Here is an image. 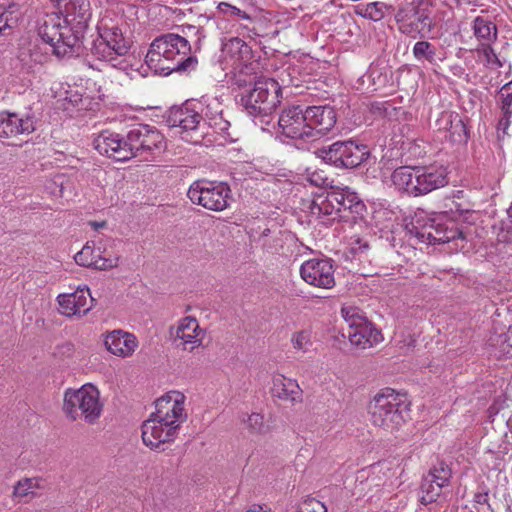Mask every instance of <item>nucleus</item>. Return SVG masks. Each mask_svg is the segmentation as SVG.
Here are the masks:
<instances>
[{
  "label": "nucleus",
  "mask_w": 512,
  "mask_h": 512,
  "mask_svg": "<svg viewBox=\"0 0 512 512\" xmlns=\"http://www.w3.org/2000/svg\"><path fill=\"white\" fill-rule=\"evenodd\" d=\"M185 36L176 33H166L156 37L147 51L145 63L150 70L161 76L173 72L194 70L198 60L192 55L201 49V42L206 37L200 26H183Z\"/></svg>",
  "instance_id": "1"
},
{
  "label": "nucleus",
  "mask_w": 512,
  "mask_h": 512,
  "mask_svg": "<svg viewBox=\"0 0 512 512\" xmlns=\"http://www.w3.org/2000/svg\"><path fill=\"white\" fill-rule=\"evenodd\" d=\"M408 410L406 395L391 388L377 393L368 406L371 423L387 432L397 431L403 425Z\"/></svg>",
  "instance_id": "2"
},
{
  "label": "nucleus",
  "mask_w": 512,
  "mask_h": 512,
  "mask_svg": "<svg viewBox=\"0 0 512 512\" xmlns=\"http://www.w3.org/2000/svg\"><path fill=\"white\" fill-rule=\"evenodd\" d=\"M40 38L52 48L58 58L71 57L78 54L81 48L80 36L73 28L64 23L57 13L45 16L39 27Z\"/></svg>",
  "instance_id": "3"
},
{
  "label": "nucleus",
  "mask_w": 512,
  "mask_h": 512,
  "mask_svg": "<svg viewBox=\"0 0 512 512\" xmlns=\"http://www.w3.org/2000/svg\"><path fill=\"white\" fill-rule=\"evenodd\" d=\"M63 411L72 421L83 419L95 424L103 411L98 389L92 384H85L79 389H67L64 393Z\"/></svg>",
  "instance_id": "4"
},
{
  "label": "nucleus",
  "mask_w": 512,
  "mask_h": 512,
  "mask_svg": "<svg viewBox=\"0 0 512 512\" xmlns=\"http://www.w3.org/2000/svg\"><path fill=\"white\" fill-rule=\"evenodd\" d=\"M281 87L271 78H259L253 88L246 90L241 96L245 111L253 118H260L262 123H268L269 118L280 103Z\"/></svg>",
  "instance_id": "5"
},
{
  "label": "nucleus",
  "mask_w": 512,
  "mask_h": 512,
  "mask_svg": "<svg viewBox=\"0 0 512 512\" xmlns=\"http://www.w3.org/2000/svg\"><path fill=\"white\" fill-rule=\"evenodd\" d=\"M201 103L188 100L179 107H173L167 116V123L172 128H179L181 138L190 143H200L205 131L201 118Z\"/></svg>",
  "instance_id": "6"
},
{
  "label": "nucleus",
  "mask_w": 512,
  "mask_h": 512,
  "mask_svg": "<svg viewBox=\"0 0 512 512\" xmlns=\"http://www.w3.org/2000/svg\"><path fill=\"white\" fill-rule=\"evenodd\" d=\"M100 39L94 44L93 54L102 61L109 62L112 67L126 69L128 63L125 59L130 45L117 26L108 27L102 24L99 27Z\"/></svg>",
  "instance_id": "7"
},
{
  "label": "nucleus",
  "mask_w": 512,
  "mask_h": 512,
  "mask_svg": "<svg viewBox=\"0 0 512 512\" xmlns=\"http://www.w3.org/2000/svg\"><path fill=\"white\" fill-rule=\"evenodd\" d=\"M187 196L193 204L211 211H224L232 200L231 189L225 182L198 180L191 184Z\"/></svg>",
  "instance_id": "8"
},
{
  "label": "nucleus",
  "mask_w": 512,
  "mask_h": 512,
  "mask_svg": "<svg viewBox=\"0 0 512 512\" xmlns=\"http://www.w3.org/2000/svg\"><path fill=\"white\" fill-rule=\"evenodd\" d=\"M129 160L138 157L148 161L165 149L163 135L153 126L137 125L127 133Z\"/></svg>",
  "instance_id": "9"
},
{
  "label": "nucleus",
  "mask_w": 512,
  "mask_h": 512,
  "mask_svg": "<svg viewBox=\"0 0 512 512\" xmlns=\"http://www.w3.org/2000/svg\"><path fill=\"white\" fill-rule=\"evenodd\" d=\"M319 155L335 167L352 169L361 165L369 157V150L364 144L347 140L337 141L320 149Z\"/></svg>",
  "instance_id": "10"
},
{
  "label": "nucleus",
  "mask_w": 512,
  "mask_h": 512,
  "mask_svg": "<svg viewBox=\"0 0 512 512\" xmlns=\"http://www.w3.org/2000/svg\"><path fill=\"white\" fill-rule=\"evenodd\" d=\"M416 235L421 242L429 245L451 244V251L464 248L465 236L452 221L430 219L416 232Z\"/></svg>",
  "instance_id": "11"
},
{
  "label": "nucleus",
  "mask_w": 512,
  "mask_h": 512,
  "mask_svg": "<svg viewBox=\"0 0 512 512\" xmlns=\"http://www.w3.org/2000/svg\"><path fill=\"white\" fill-rule=\"evenodd\" d=\"M185 402L186 396L183 393L169 391L155 401V412L152 414L180 430L188 418Z\"/></svg>",
  "instance_id": "12"
},
{
  "label": "nucleus",
  "mask_w": 512,
  "mask_h": 512,
  "mask_svg": "<svg viewBox=\"0 0 512 512\" xmlns=\"http://www.w3.org/2000/svg\"><path fill=\"white\" fill-rule=\"evenodd\" d=\"M334 261L330 258H312L300 266V276L308 285L331 289L335 286Z\"/></svg>",
  "instance_id": "13"
},
{
  "label": "nucleus",
  "mask_w": 512,
  "mask_h": 512,
  "mask_svg": "<svg viewBox=\"0 0 512 512\" xmlns=\"http://www.w3.org/2000/svg\"><path fill=\"white\" fill-rule=\"evenodd\" d=\"M55 7L69 27L81 37L92 18V8L89 0H54Z\"/></svg>",
  "instance_id": "14"
},
{
  "label": "nucleus",
  "mask_w": 512,
  "mask_h": 512,
  "mask_svg": "<svg viewBox=\"0 0 512 512\" xmlns=\"http://www.w3.org/2000/svg\"><path fill=\"white\" fill-rule=\"evenodd\" d=\"M278 126L282 135L291 139L310 141L311 127L308 126L307 112L300 105L285 108L279 116Z\"/></svg>",
  "instance_id": "15"
},
{
  "label": "nucleus",
  "mask_w": 512,
  "mask_h": 512,
  "mask_svg": "<svg viewBox=\"0 0 512 512\" xmlns=\"http://www.w3.org/2000/svg\"><path fill=\"white\" fill-rule=\"evenodd\" d=\"M452 472L447 464L439 462L425 475L421 483V503L435 502L443 493V489L449 486Z\"/></svg>",
  "instance_id": "16"
},
{
  "label": "nucleus",
  "mask_w": 512,
  "mask_h": 512,
  "mask_svg": "<svg viewBox=\"0 0 512 512\" xmlns=\"http://www.w3.org/2000/svg\"><path fill=\"white\" fill-rule=\"evenodd\" d=\"M178 433L179 429L153 414L142 424L143 443L151 449H158L163 444L173 442Z\"/></svg>",
  "instance_id": "17"
},
{
  "label": "nucleus",
  "mask_w": 512,
  "mask_h": 512,
  "mask_svg": "<svg viewBox=\"0 0 512 512\" xmlns=\"http://www.w3.org/2000/svg\"><path fill=\"white\" fill-rule=\"evenodd\" d=\"M35 118L30 113L0 112V141L29 135L35 131Z\"/></svg>",
  "instance_id": "18"
},
{
  "label": "nucleus",
  "mask_w": 512,
  "mask_h": 512,
  "mask_svg": "<svg viewBox=\"0 0 512 512\" xmlns=\"http://www.w3.org/2000/svg\"><path fill=\"white\" fill-rule=\"evenodd\" d=\"M94 148L101 154L115 161L124 162L129 160L127 135L104 130L93 140Z\"/></svg>",
  "instance_id": "19"
},
{
  "label": "nucleus",
  "mask_w": 512,
  "mask_h": 512,
  "mask_svg": "<svg viewBox=\"0 0 512 512\" xmlns=\"http://www.w3.org/2000/svg\"><path fill=\"white\" fill-rule=\"evenodd\" d=\"M75 262L83 267H92L98 270H108L118 266L119 257L106 254V249L100 246L95 247L87 242L83 248L74 256Z\"/></svg>",
  "instance_id": "20"
},
{
  "label": "nucleus",
  "mask_w": 512,
  "mask_h": 512,
  "mask_svg": "<svg viewBox=\"0 0 512 512\" xmlns=\"http://www.w3.org/2000/svg\"><path fill=\"white\" fill-rule=\"evenodd\" d=\"M201 118L206 127L212 128L216 133L225 135L230 127V123L223 116V105L217 97L204 96L200 100Z\"/></svg>",
  "instance_id": "21"
},
{
  "label": "nucleus",
  "mask_w": 512,
  "mask_h": 512,
  "mask_svg": "<svg viewBox=\"0 0 512 512\" xmlns=\"http://www.w3.org/2000/svg\"><path fill=\"white\" fill-rule=\"evenodd\" d=\"M57 302L60 313L71 317L74 315H84L91 310L93 298L88 288H82L72 293L58 295Z\"/></svg>",
  "instance_id": "22"
},
{
  "label": "nucleus",
  "mask_w": 512,
  "mask_h": 512,
  "mask_svg": "<svg viewBox=\"0 0 512 512\" xmlns=\"http://www.w3.org/2000/svg\"><path fill=\"white\" fill-rule=\"evenodd\" d=\"M308 126L311 127V139L325 135L336 124V112L330 106H309L306 107Z\"/></svg>",
  "instance_id": "23"
},
{
  "label": "nucleus",
  "mask_w": 512,
  "mask_h": 512,
  "mask_svg": "<svg viewBox=\"0 0 512 512\" xmlns=\"http://www.w3.org/2000/svg\"><path fill=\"white\" fill-rule=\"evenodd\" d=\"M104 345L111 354L126 358L135 352L138 347V341L132 333L119 329L106 334Z\"/></svg>",
  "instance_id": "24"
},
{
  "label": "nucleus",
  "mask_w": 512,
  "mask_h": 512,
  "mask_svg": "<svg viewBox=\"0 0 512 512\" xmlns=\"http://www.w3.org/2000/svg\"><path fill=\"white\" fill-rule=\"evenodd\" d=\"M205 331L194 317L181 319L176 328V339L181 341L184 350H193L202 345Z\"/></svg>",
  "instance_id": "25"
},
{
  "label": "nucleus",
  "mask_w": 512,
  "mask_h": 512,
  "mask_svg": "<svg viewBox=\"0 0 512 512\" xmlns=\"http://www.w3.org/2000/svg\"><path fill=\"white\" fill-rule=\"evenodd\" d=\"M416 196L428 194L447 184V175L442 168L417 167Z\"/></svg>",
  "instance_id": "26"
},
{
  "label": "nucleus",
  "mask_w": 512,
  "mask_h": 512,
  "mask_svg": "<svg viewBox=\"0 0 512 512\" xmlns=\"http://www.w3.org/2000/svg\"><path fill=\"white\" fill-rule=\"evenodd\" d=\"M272 395L290 403L301 402L302 390L296 380L278 374L273 377Z\"/></svg>",
  "instance_id": "27"
},
{
  "label": "nucleus",
  "mask_w": 512,
  "mask_h": 512,
  "mask_svg": "<svg viewBox=\"0 0 512 512\" xmlns=\"http://www.w3.org/2000/svg\"><path fill=\"white\" fill-rule=\"evenodd\" d=\"M338 199L334 190L328 192L325 197H317L310 206L311 215L323 222H325V218H328V220L341 218L342 215L339 212Z\"/></svg>",
  "instance_id": "28"
},
{
  "label": "nucleus",
  "mask_w": 512,
  "mask_h": 512,
  "mask_svg": "<svg viewBox=\"0 0 512 512\" xmlns=\"http://www.w3.org/2000/svg\"><path fill=\"white\" fill-rule=\"evenodd\" d=\"M226 58L232 61V67L241 69L252 57L251 47L238 37L229 39L223 47Z\"/></svg>",
  "instance_id": "29"
},
{
  "label": "nucleus",
  "mask_w": 512,
  "mask_h": 512,
  "mask_svg": "<svg viewBox=\"0 0 512 512\" xmlns=\"http://www.w3.org/2000/svg\"><path fill=\"white\" fill-rule=\"evenodd\" d=\"M346 336L352 345L361 349L371 348L383 340L380 330L370 322L356 330H347Z\"/></svg>",
  "instance_id": "30"
},
{
  "label": "nucleus",
  "mask_w": 512,
  "mask_h": 512,
  "mask_svg": "<svg viewBox=\"0 0 512 512\" xmlns=\"http://www.w3.org/2000/svg\"><path fill=\"white\" fill-rule=\"evenodd\" d=\"M417 167L402 166L394 170L391 175L393 185L408 195L416 196Z\"/></svg>",
  "instance_id": "31"
},
{
  "label": "nucleus",
  "mask_w": 512,
  "mask_h": 512,
  "mask_svg": "<svg viewBox=\"0 0 512 512\" xmlns=\"http://www.w3.org/2000/svg\"><path fill=\"white\" fill-rule=\"evenodd\" d=\"M335 195L338 196L339 200V212L349 211L357 216H362L366 210L364 202L358 197V195L350 190L348 187L342 189H335Z\"/></svg>",
  "instance_id": "32"
},
{
  "label": "nucleus",
  "mask_w": 512,
  "mask_h": 512,
  "mask_svg": "<svg viewBox=\"0 0 512 512\" xmlns=\"http://www.w3.org/2000/svg\"><path fill=\"white\" fill-rule=\"evenodd\" d=\"M428 31L432 28V21L429 12L426 9L415 8L412 12L409 22L403 28V34L412 38H416L425 29Z\"/></svg>",
  "instance_id": "33"
},
{
  "label": "nucleus",
  "mask_w": 512,
  "mask_h": 512,
  "mask_svg": "<svg viewBox=\"0 0 512 512\" xmlns=\"http://www.w3.org/2000/svg\"><path fill=\"white\" fill-rule=\"evenodd\" d=\"M19 59L24 64L27 65L30 69H35L37 66H42L49 59V54L47 51L43 50V48L38 43H29L27 48H22L19 53Z\"/></svg>",
  "instance_id": "34"
},
{
  "label": "nucleus",
  "mask_w": 512,
  "mask_h": 512,
  "mask_svg": "<svg viewBox=\"0 0 512 512\" xmlns=\"http://www.w3.org/2000/svg\"><path fill=\"white\" fill-rule=\"evenodd\" d=\"M474 36L481 41V43H492L497 39V27L489 19L477 16L473 21Z\"/></svg>",
  "instance_id": "35"
},
{
  "label": "nucleus",
  "mask_w": 512,
  "mask_h": 512,
  "mask_svg": "<svg viewBox=\"0 0 512 512\" xmlns=\"http://www.w3.org/2000/svg\"><path fill=\"white\" fill-rule=\"evenodd\" d=\"M442 119L446 122V126L444 128L448 131L449 139L452 142H467V128L458 115L453 116L451 113L445 114Z\"/></svg>",
  "instance_id": "36"
},
{
  "label": "nucleus",
  "mask_w": 512,
  "mask_h": 512,
  "mask_svg": "<svg viewBox=\"0 0 512 512\" xmlns=\"http://www.w3.org/2000/svg\"><path fill=\"white\" fill-rule=\"evenodd\" d=\"M393 10L394 9L391 5L377 1L359 6L357 9V14L364 18L377 22L382 20L387 14H390Z\"/></svg>",
  "instance_id": "37"
},
{
  "label": "nucleus",
  "mask_w": 512,
  "mask_h": 512,
  "mask_svg": "<svg viewBox=\"0 0 512 512\" xmlns=\"http://www.w3.org/2000/svg\"><path fill=\"white\" fill-rule=\"evenodd\" d=\"M39 487L38 478H23L14 485L12 497L16 502L27 501L35 495Z\"/></svg>",
  "instance_id": "38"
},
{
  "label": "nucleus",
  "mask_w": 512,
  "mask_h": 512,
  "mask_svg": "<svg viewBox=\"0 0 512 512\" xmlns=\"http://www.w3.org/2000/svg\"><path fill=\"white\" fill-rule=\"evenodd\" d=\"M19 15L14 5L0 6V36H8L18 25Z\"/></svg>",
  "instance_id": "39"
},
{
  "label": "nucleus",
  "mask_w": 512,
  "mask_h": 512,
  "mask_svg": "<svg viewBox=\"0 0 512 512\" xmlns=\"http://www.w3.org/2000/svg\"><path fill=\"white\" fill-rule=\"evenodd\" d=\"M342 317L348 325L347 330H356L370 323L363 312L355 306H344L341 309Z\"/></svg>",
  "instance_id": "40"
},
{
  "label": "nucleus",
  "mask_w": 512,
  "mask_h": 512,
  "mask_svg": "<svg viewBox=\"0 0 512 512\" xmlns=\"http://www.w3.org/2000/svg\"><path fill=\"white\" fill-rule=\"evenodd\" d=\"M412 53L418 62L427 61L430 64H435L436 62V47L428 41L416 42Z\"/></svg>",
  "instance_id": "41"
},
{
  "label": "nucleus",
  "mask_w": 512,
  "mask_h": 512,
  "mask_svg": "<svg viewBox=\"0 0 512 512\" xmlns=\"http://www.w3.org/2000/svg\"><path fill=\"white\" fill-rule=\"evenodd\" d=\"M241 422L251 434H264L268 431L264 417L259 413L242 414Z\"/></svg>",
  "instance_id": "42"
},
{
  "label": "nucleus",
  "mask_w": 512,
  "mask_h": 512,
  "mask_svg": "<svg viewBox=\"0 0 512 512\" xmlns=\"http://www.w3.org/2000/svg\"><path fill=\"white\" fill-rule=\"evenodd\" d=\"M497 103L503 115L512 116V80L498 91Z\"/></svg>",
  "instance_id": "43"
},
{
  "label": "nucleus",
  "mask_w": 512,
  "mask_h": 512,
  "mask_svg": "<svg viewBox=\"0 0 512 512\" xmlns=\"http://www.w3.org/2000/svg\"><path fill=\"white\" fill-rule=\"evenodd\" d=\"M291 344L295 350L306 353L312 346L311 331L303 329L294 332L291 336Z\"/></svg>",
  "instance_id": "44"
},
{
  "label": "nucleus",
  "mask_w": 512,
  "mask_h": 512,
  "mask_svg": "<svg viewBox=\"0 0 512 512\" xmlns=\"http://www.w3.org/2000/svg\"><path fill=\"white\" fill-rule=\"evenodd\" d=\"M476 52L484 58L485 64L490 67H502L503 64L497 57L494 49L491 46V43H481Z\"/></svg>",
  "instance_id": "45"
},
{
  "label": "nucleus",
  "mask_w": 512,
  "mask_h": 512,
  "mask_svg": "<svg viewBox=\"0 0 512 512\" xmlns=\"http://www.w3.org/2000/svg\"><path fill=\"white\" fill-rule=\"evenodd\" d=\"M217 9L220 13H222L226 16H237V17L247 20V21L253 20V18L248 13H246L245 11H243V10L239 9L238 7L233 6L227 2H220L217 5Z\"/></svg>",
  "instance_id": "46"
},
{
  "label": "nucleus",
  "mask_w": 512,
  "mask_h": 512,
  "mask_svg": "<svg viewBox=\"0 0 512 512\" xmlns=\"http://www.w3.org/2000/svg\"><path fill=\"white\" fill-rule=\"evenodd\" d=\"M297 512H327V508L319 500L308 498L299 505Z\"/></svg>",
  "instance_id": "47"
},
{
  "label": "nucleus",
  "mask_w": 512,
  "mask_h": 512,
  "mask_svg": "<svg viewBox=\"0 0 512 512\" xmlns=\"http://www.w3.org/2000/svg\"><path fill=\"white\" fill-rule=\"evenodd\" d=\"M305 179L315 187H322L327 184L328 178L322 170L307 169L305 172Z\"/></svg>",
  "instance_id": "48"
},
{
  "label": "nucleus",
  "mask_w": 512,
  "mask_h": 512,
  "mask_svg": "<svg viewBox=\"0 0 512 512\" xmlns=\"http://www.w3.org/2000/svg\"><path fill=\"white\" fill-rule=\"evenodd\" d=\"M83 98L82 95L77 91H67L66 96L64 98V109L69 110L71 108H81L82 107Z\"/></svg>",
  "instance_id": "49"
},
{
  "label": "nucleus",
  "mask_w": 512,
  "mask_h": 512,
  "mask_svg": "<svg viewBox=\"0 0 512 512\" xmlns=\"http://www.w3.org/2000/svg\"><path fill=\"white\" fill-rule=\"evenodd\" d=\"M415 10L414 7L406 6L401 7L395 13L394 17L399 25V30L403 32L404 26L409 22L412 12Z\"/></svg>",
  "instance_id": "50"
},
{
  "label": "nucleus",
  "mask_w": 512,
  "mask_h": 512,
  "mask_svg": "<svg viewBox=\"0 0 512 512\" xmlns=\"http://www.w3.org/2000/svg\"><path fill=\"white\" fill-rule=\"evenodd\" d=\"M74 353V345L71 342H63L56 346L54 355L59 358H69Z\"/></svg>",
  "instance_id": "51"
},
{
  "label": "nucleus",
  "mask_w": 512,
  "mask_h": 512,
  "mask_svg": "<svg viewBox=\"0 0 512 512\" xmlns=\"http://www.w3.org/2000/svg\"><path fill=\"white\" fill-rule=\"evenodd\" d=\"M511 119L512 116L502 114V117L499 119L497 124V130L501 131L503 134H506L511 124Z\"/></svg>",
  "instance_id": "52"
},
{
  "label": "nucleus",
  "mask_w": 512,
  "mask_h": 512,
  "mask_svg": "<svg viewBox=\"0 0 512 512\" xmlns=\"http://www.w3.org/2000/svg\"><path fill=\"white\" fill-rule=\"evenodd\" d=\"M503 337L502 342L507 343V346L509 348H512V327H509L507 333L505 335H502Z\"/></svg>",
  "instance_id": "53"
},
{
  "label": "nucleus",
  "mask_w": 512,
  "mask_h": 512,
  "mask_svg": "<svg viewBox=\"0 0 512 512\" xmlns=\"http://www.w3.org/2000/svg\"><path fill=\"white\" fill-rule=\"evenodd\" d=\"M247 512H265L261 506H253Z\"/></svg>",
  "instance_id": "54"
},
{
  "label": "nucleus",
  "mask_w": 512,
  "mask_h": 512,
  "mask_svg": "<svg viewBox=\"0 0 512 512\" xmlns=\"http://www.w3.org/2000/svg\"><path fill=\"white\" fill-rule=\"evenodd\" d=\"M104 225H105V222H102V223H94V226H95L96 228H98V227H103Z\"/></svg>",
  "instance_id": "55"
},
{
  "label": "nucleus",
  "mask_w": 512,
  "mask_h": 512,
  "mask_svg": "<svg viewBox=\"0 0 512 512\" xmlns=\"http://www.w3.org/2000/svg\"><path fill=\"white\" fill-rule=\"evenodd\" d=\"M270 230L269 229H265L263 232H262V236H268Z\"/></svg>",
  "instance_id": "56"
},
{
  "label": "nucleus",
  "mask_w": 512,
  "mask_h": 512,
  "mask_svg": "<svg viewBox=\"0 0 512 512\" xmlns=\"http://www.w3.org/2000/svg\"><path fill=\"white\" fill-rule=\"evenodd\" d=\"M508 213H509V216L512 218V203H511V206H510V208L508 210Z\"/></svg>",
  "instance_id": "57"
},
{
  "label": "nucleus",
  "mask_w": 512,
  "mask_h": 512,
  "mask_svg": "<svg viewBox=\"0 0 512 512\" xmlns=\"http://www.w3.org/2000/svg\"><path fill=\"white\" fill-rule=\"evenodd\" d=\"M204 20H206L207 22L210 21L212 18L211 17H207V16H204L203 17Z\"/></svg>",
  "instance_id": "58"
}]
</instances>
